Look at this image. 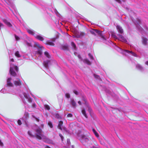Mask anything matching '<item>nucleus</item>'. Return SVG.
Wrapping results in <instances>:
<instances>
[{"label":"nucleus","mask_w":148,"mask_h":148,"mask_svg":"<svg viewBox=\"0 0 148 148\" xmlns=\"http://www.w3.org/2000/svg\"><path fill=\"white\" fill-rule=\"evenodd\" d=\"M94 77L95 78H96V79H100V77H99V76L98 75H96L95 74H94Z\"/></svg>","instance_id":"72a5a7b5"},{"label":"nucleus","mask_w":148,"mask_h":148,"mask_svg":"<svg viewBox=\"0 0 148 148\" xmlns=\"http://www.w3.org/2000/svg\"><path fill=\"white\" fill-rule=\"evenodd\" d=\"M34 47L38 48V51H36L37 53L41 55L42 54V50L44 48V47L40 45L38 42H35L34 43Z\"/></svg>","instance_id":"423d86ee"},{"label":"nucleus","mask_w":148,"mask_h":148,"mask_svg":"<svg viewBox=\"0 0 148 148\" xmlns=\"http://www.w3.org/2000/svg\"><path fill=\"white\" fill-rule=\"evenodd\" d=\"M59 136L60 137L62 140L63 141L64 139V137L63 136L60 134H59Z\"/></svg>","instance_id":"ea45409f"},{"label":"nucleus","mask_w":148,"mask_h":148,"mask_svg":"<svg viewBox=\"0 0 148 148\" xmlns=\"http://www.w3.org/2000/svg\"><path fill=\"white\" fill-rule=\"evenodd\" d=\"M82 100L83 101H84L85 102L84 104H85V105H87V104L88 103L87 102L85 97H83L82 98Z\"/></svg>","instance_id":"cd10ccee"},{"label":"nucleus","mask_w":148,"mask_h":148,"mask_svg":"<svg viewBox=\"0 0 148 148\" xmlns=\"http://www.w3.org/2000/svg\"><path fill=\"white\" fill-rule=\"evenodd\" d=\"M35 131L36 132L35 135L33 134L31 132L29 131L28 132V134L31 137H36L39 140L46 139L48 141V143H51V141L47 139V137L43 134L40 128H37L35 130Z\"/></svg>","instance_id":"f257e3e1"},{"label":"nucleus","mask_w":148,"mask_h":148,"mask_svg":"<svg viewBox=\"0 0 148 148\" xmlns=\"http://www.w3.org/2000/svg\"><path fill=\"white\" fill-rule=\"evenodd\" d=\"M44 108L46 109L49 110L50 109V108L49 106L47 105H44Z\"/></svg>","instance_id":"c85d7f7f"},{"label":"nucleus","mask_w":148,"mask_h":148,"mask_svg":"<svg viewBox=\"0 0 148 148\" xmlns=\"http://www.w3.org/2000/svg\"><path fill=\"white\" fill-rule=\"evenodd\" d=\"M70 103L73 108H75L76 106V103L73 99H71Z\"/></svg>","instance_id":"9d476101"},{"label":"nucleus","mask_w":148,"mask_h":148,"mask_svg":"<svg viewBox=\"0 0 148 148\" xmlns=\"http://www.w3.org/2000/svg\"><path fill=\"white\" fill-rule=\"evenodd\" d=\"M27 99H28V101L29 102V103L32 102V99L31 98L28 97V98H27Z\"/></svg>","instance_id":"a19ab883"},{"label":"nucleus","mask_w":148,"mask_h":148,"mask_svg":"<svg viewBox=\"0 0 148 148\" xmlns=\"http://www.w3.org/2000/svg\"><path fill=\"white\" fill-rule=\"evenodd\" d=\"M79 139L80 140L81 143L84 145H85L86 143L89 141V139L87 136L85 135L82 134L80 135L79 134L78 135Z\"/></svg>","instance_id":"20e7f679"},{"label":"nucleus","mask_w":148,"mask_h":148,"mask_svg":"<svg viewBox=\"0 0 148 148\" xmlns=\"http://www.w3.org/2000/svg\"><path fill=\"white\" fill-rule=\"evenodd\" d=\"M17 123L18 125H21L22 124L21 121L20 120H18L17 121Z\"/></svg>","instance_id":"c03bdc74"},{"label":"nucleus","mask_w":148,"mask_h":148,"mask_svg":"<svg viewBox=\"0 0 148 148\" xmlns=\"http://www.w3.org/2000/svg\"><path fill=\"white\" fill-rule=\"evenodd\" d=\"M45 55L48 58H50V56L49 55V53L47 51H45L44 52Z\"/></svg>","instance_id":"bb28decb"},{"label":"nucleus","mask_w":148,"mask_h":148,"mask_svg":"<svg viewBox=\"0 0 148 148\" xmlns=\"http://www.w3.org/2000/svg\"><path fill=\"white\" fill-rule=\"evenodd\" d=\"M4 25L1 23L0 22V27H4Z\"/></svg>","instance_id":"3c124183"},{"label":"nucleus","mask_w":148,"mask_h":148,"mask_svg":"<svg viewBox=\"0 0 148 148\" xmlns=\"http://www.w3.org/2000/svg\"><path fill=\"white\" fill-rule=\"evenodd\" d=\"M88 56L90 59L91 60H93L94 59V58L93 57V56L91 55V54L90 53H89L88 54Z\"/></svg>","instance_id":"f704fd0d"},{"label":"nucleus","mask_w":148,"mask_h":148,"mask_svg":"<svg viewBox=\"0 0 148 148\" xmlns=\"http://www.w3.org/2000/svg\"><path fill=\"white\" fill-rule=\"evenodd\" d=\"M55 40H56V38H53L52 39V42L50 41H48L47 42L46 44H47V45H50L54 46L55 45V44L53 42H55Z\"/></svg>","instance_id":"f8f14e48"},{"label":"nucleus","mask_w":148,"mask_h":148,"mask_svg":"<svg viewBox=\"0 0 148 148\" xmlns=\"http://www.w3.org/2000/svg\"><path fill=\"white\" fill-rule=\"evenodd\" d=\"M0 145L2 147L3 146V144L0 140Z\"/></svg>","instance_id":"8fccbe9b"},{"label":"nucleus","mask_w":148,"mask_h":148,"mask_svg":"<svg viewBox=\"0 0 148 148\" xmlns=\"http://www.w3.org/2000/svg\"><path fill=\"white\" fill-rule=\"evenodd\" d=\"M18 67L17 66L10 64V68L9 71V73L11 75L13 76H15L16 75V72H18Z\"/></svg>","instance_id":"f03ea898"},{"label":"nucleus","mask_w":148,"mask_h":148,"mask_svg":"<svg viewBox=\"0 0 148 148\" xmlns=\"http://www.w3.org/2000/svg\"><path fill=\"white\" fill-rule=\"evenodd\" d=\"M106 92L109 95H112V92L111 91L108 89H106Z\"/></svg>","instance_id":"473e14b6"},{"label":"nucleus","mask_w":148,"mask_h":148,"mask_svg":"<svg viewBox=\"0 0 148 148\" xmlns=\"http://www.w3.org/2000/svg\"><path fill=\"white\" fill-rule=\"evenodd\" d=\"M55 117L58 119H59L60 118V116L58 114H56L55 115Z\"/></svg>","instance_id":"c9c22d12"},{"label":"nucleus","mask_w":148,"mask_h":148,"mask_svg":"<svg viewBox=\"0 0 148 148\" xmlns=\"http://www.w3.org/2000/svg\"><path fill=\"white\" fill-rule=\"evenodd\" d=\"M32 107H33V108H35L36 107V104L35 103H33L32 105Z\"/></svg>","instance_id":"de8ad7c7"},{"label":"nucleus","mask_w":148,"mask_h":148,"mask_svg":"<svg viewBox=\"0 0 148 148\" xmlns=\"http://www.w3.org/2000/svg\"><path fill=\"white\" fill-rule=\"evenodd\" d=\"M27 31L29 33L32 35H34V32L32 30L28 29Z\"/></svg>","instance_id":"4be33fe9"},{"label":"nucleus","mask_w":148,"mask_h":148,"mask_svg":"<svg viewBox=\"0 0 148 148\" xmlns=\"http://www.w3.org/2000/svg\"><path fill=\"white\" fill-rule=\"evenodd\" d=\"M12 79L11 78H8L7 80V84H6L7 87H12L13 86V84L11 82V80Z\"/></svg>","instance_id":"1a4fd4ad"},{"label":"nucleus","mask_w":148,"mask_h":148,"mask_svg":"<svg viewBox=\"0 0 148 148\" xmlns=\"http://www.w3.org/2000/svg\"><path fill=\"white\" fill-rule=\"evenodd\" d=\"M78 57L79 59H81V56L79 55H78Z\"/></svg>","instance_id":"4d7b16f0"},{"label":"nucleus","mask_w":148,"mask_h":148,"mask_svg":"<svg viewBox=\"0 0 148 148\" xmlns=\"http://www.w3.org/2000/svg\"><path fill=\"white\" fill-rule=\"evenodd\" d=\"M125 51L127 52V53H131L132 56H135V57H137V55L135 53H134L132 52V51H130L128 50H125Z\"/></svg>","instance_id":"dca6fc26"},{"label":"nucleus","mask_w":148,"mask_h":148,"mask_svg":"<svg viewBox=\"0 0 148 148\" xmlns=\"http://www.w3.org/2000/svg\"><path fill=\"white\" fill-rule=\"evenodd\" d=\"M25 43H26V45H27L28 46H31V44L29 43L28 42H25Z\"/></svg>","instance_id":"a18cd8bd"},{"label":"nucleus","mask_w":148,"mask_h":148,"mask_svg":"<svg viewBox=\"0 0 148 148\" xmlns=\"http://www.w3.org/2000/svg\"><path fill=\"white\" fill-rule=\"evenodd\" d=\"M144 27L146 30L148 31V28L146 26H145Z\"/></svg>","instance_id":"603ef678"},{"label":"nucleus","mask_w":148,"mask_h":148,"mask_svg":"<svg viewBox=\"0 0 148 148\" xmlns=\"http://www.w3.org/2000/svg\"><path fill=\"white\" fill-rule=\"evenodd\" d=\"M62 49L64 50H69V48L67 45H64L62 47Z\"/></svg>","instance_id":"a878e982"},{"label":"nucleus","mask_w":148,"mask_h":148,"mask_svg":"<svg viewBox=\"0 0 148 148\" xmlns=\"http://www.w3.org/2000/svg\"><path fill=\"white\" fill-rule=\"evenodd\" d=\"M15 55L18 58H20L21 57V55L19 54V52L18 51H16L15 53Z\"/></svg>","instance_id":"5701e85b"},{"label":"nucleus","mask_w":148,"mask_h":148,"mask_svg":"<svg viewBox=\"0 0 148 148\" xmlns=\"http://www.w3.org/2000/svg\"><path fill=\"white\" fill-rule=\"evenodd\" d=\"M3 22L8 27H11L12 26V25L10 23L8 22V21L6 19H3Z\"/></svg>","instance_id":"2eb2a0df"},{"label":"nucleus","mask_w":148,"mask_h":148,"mask_svg":"<svg viewBox=\"0 0 148 148\" xmlns=\"http://www.w3.org/2000/svg\"><path fill=\"white\" fill-rule=\"evenodd\" d=\"M72 148H74V146H73V145H72Z\"/></svg>","instance_id":"bf43d9fd"},{"label":"nucleus","mask_w":148,"mask_h":148,"mask_svg":"<svg viewBox=\"0 0 148 148\" xmlns=\"http://www.w3.org/2000/svg\"><path fill=\"white\" fill-rule=\"evenodd\" d=\"M48 125L49 126V127L51 128H52L53 127V125H52V123H51V122L50 121H49L48 122Z\"/></svg>","instance_id":"c756f323"},{"label":"nucleus","mask_w":148,"mask_h":148,"mask_svg":"<svg viewBox=\"0 0 148 148\" xmlns=\"http://www.w3.org/2000/svg\"><path fill=\"white\" fill-rule=\"evenodd\" d=\"M67 117H73V115L71 113L67 115Z\"/></svg>","instance_id":"79ce46f5"},{"label":"nucleus","mask_w":148,"mask_h":148,"mask_svg":"<svg viewBox=\"0 0 148 148\" xmlns=\"http://www.w3.org/2000/svg\"><path fill=\"white\" fill-rule=\"evenodd\" d=\"M15 38L16 40H20V38L18 36H17L16 35H15Z\"/></svg>","instance_id":"4c0bfd02"},{"label":"nucleus","mask_w":148,"mask_h":148,"mask_svg":"<svg viewBox=\"0 0 148 148\" xmlns=\"http://www.w3.org/2000/svg\"><path fill=\"white\" fill-rule=\"evenodd\" d=\"M84 62L86 63L87 64L90 65L91 64V62L88 59H85L83 60Z\"/></svg>","instance_id":"aec40b11"},{"label":"nucleus","mask_w":148,"mask_h":148,"mask_svg":"<svg viewBox=\"0 0 148 148\" xmlns=\"http://www.w3.org/2000/svg\"><path fill=\"white\" fill-rule=\"evenodd\" d=\"M30 93V94L32 95V96H33L32 95V93Z\"/></svg>","instance_id":"052dcab7"},{"label":"nucleus","mask_w":148,"mask_h":148,"mask_svg":"<svg viewBox=\"0 0 148 148\" xmlns=\"http://www.w3.org/2000/svg\"><path fill=\"white\" fill-rule=\"evenodd\" d=\"M143 41L142 42L143 44L145 45L147 44V39L146 38L143 37L142 38Z\"/></svg>","instance_id":"412c9836"},{"label":"nucleus","mask_w":148,"mask_h":148,"mask_svg":"<svg viewBox=\"0 0 148 148\" xmlns=\"http://www.w3.org/2000/svg\"><path fill=\"white\" fill-rule=\"evenodd\" d=\"M71 45L72 47L73 48V49L75 50H76V46L75 45V44L74 43V42H71Z\"/></svg>","instance_id":"393cba45"},{"label":"nucleus","mask_w":148,"mask_h":148,"mask_svg":"<svg viewBox=\"0 0 148 148\" xmlns=\"http://www.w3.org/2000/svg\"><path fill=\"white\" fill-rule=\"evenodd\" d=\"M14 82L15 85L17 86H20L21 84V82L19 79H18L17 81H14Z\"/></svg>","instance_id":"6ab92c4d"},{"label":"nucleus","mask_w":148,"mask_h":148,"mask_svg":"<svg viewBox=\"0 0 148 148\" xmlns=\"http://www.w3.org/2000/svg\"><path fill=\"white\" fill-rule=\"evenodd\" d=\"M90 33L95 36H96L98 34L99 36L101 37L103 40H106V38L102 34V32L98 31L97 29H92L90 31Z\"/></svg>","instance_id":"39448f33"},{"label":"nucleus","mask_w":148,"mask_h":148,"mask_svg":"<svg viewBox=\"0 0 148 148\" xmlns=\"http://www.w3.org/2000/svg\"><path fill=\"white\" fill-rule=\"evenodd\" d=\"M82 114L86 118H88V116L86 114V111L84 109H83L82 110Z\"/></svg>","instance_id":"a211bd4d"},{"label":"nucleus","mask_w":148,"mask_h":148,"mask_svg":"<svg viewBox=\"0 0 148 148\" xmlns=\"http://www.w3.org/2000/svg\"><path fill=\"white\" fill-rule=\"evenodd\" d=\"M84 35H85V34L83 32H81L80 33V35L79 37H80V36H83Z\"/></svg>","instance_id":"49530a36"},{"label":"nucleus","mask_w":148,"mask_h":148,"mask_svg":"<svg viewBox=\"0 0 148 148\" xmlns=\"http://www.w3.org/2000/svg\"><path fill=\"white\" fill-rule=\"evenodd\" d=\"M91 148H101L100 146L96 147L95 146H92L90 147Z\"/></svg>","instance_id":"58836bf2"},{"label":"nucleus","mask_w":148,"mask_h":148,"mask_svg":"<svg viewBox=\"0 0 148 148\" xmlns=\"http://www.w3.org/2000/svg\"><path fill=\"white\" fill-rule=\"evenodd\" d=\"M96 146H98V144H97V145H96Z\"/></svg>","instance_id":"680f3d73"},{"label":"nucleus","mask_w":148,"mask_h":148,"mask_svg":"<svg viewBox=\"0 0 148 148\" xmlns=\"http://www.w3.org/2000/svg\"><path fill=\"white\" fill-rule=\"evenodd\" d=\"M45 148H51L50 147L48 146H46L45 147Z\"/></svg>","instance_id":"13d9d810"},{"label":"nucleus","mask_w":148,"mask_h":148,"mask_svg":"<svg viewBox=\"0 0 148 148\" xmlns=\"http://www.w3.org/2000/svg\"><path fill=\"white\" fill-rule=\"evenodd\" d=\"M63 123V121H60L59 122V124L58 125V129L61 130H62V129L65 130L66 132L68 133L69 132L68 131L66 130V128L64 127H63L62 124Z\"/></svg>","instance_id":"6e6552de"},{"label":"nucleus","mask_w":148,"mask_h":148,"mask_svg":"<svg viewBox=\"0 0 148 148\" xmlns=\"http://www.w3.org/2000/svg\"><path fill=\"white\" fill-rule=\"evenodd\" d=\"M10 61H12V62H14V60L12 58V59H10Z\"/></svg>","instance_id":"864d4df0"},{"label":"nucleus","mask_w":148,"mask_h":148,"mask_svg":"<svg viewBox=\"0 0 148 148\" xmlns=\"http://www.w3.org/2000/svg\"><path fill=\"white\" fill-rule=\"evenodd\" d=\"M67 144L69 145H70L71 144V142L70 141V140L69 139H67Z\"/></svg>","instance_id":"37998d69"},{"label":"nucleus","mask_w":148,"mask_h":148,"mask_svg":"<svg viewBox=\"0 0 148 148\" xmlns=\"http://www.w3.org/2000/svg\"><path fill=\"white\" fill-rule=\"evenodd\" d=\"M116 28L118 32L122 34L123 33V31L122 27L119 25L116 26Z\"/></svg>","instance_id":"9b49d317"},{"label":"nucleus","mask_w":148,"mask_h":148,"mask_svg":"<svg viewBox=\"0 0 148 148\" xmlns=\"http://www.w3.org/2000/svg\"><path fill=\"white\" fill-rule=\"evenodd\" d=\"M65 96L66 97L68 98H69L70 97V95L68 93H67L65 94Z\"/></svg>","instance_id":"e433bc0d"},{"label":"nucleus","mask_w":148,"mask_h":148,"mask_svg":"<svg viewBox=\"0 0 148 148\" xmlns=\"http://www.w3.org/2000/svg\"><path fill=\"white\" fill-rule=\"evenodd\" d=\"M118 37H117L116 36H113V37L116 39H118L119 40L122 41L123 42L127 43V42L126 39L121 35L118 34L117 35Z\"/></svg>","instance_id":"0eeeda50"},{"label":"nucleus","mask_w":148,"mask_h":148,"mask_svg":"<svg viewBox=\"0 0 148 148\" xmlns=\"http://www.w3.org/2000/svg\"><path fill=\"white\" fill-rule=\"evenodd\" d=\"M23 95L24 96V97L26 98H28V97H29V95L28 94H27L25 92H24L23 93Z\"/></svg>","instance_id":"2f4dec72"},{"label":"nucleus","mask_w":148,"mask_h":148,"mask_svg":"<svg viewBox=\"0 0 148 148\" xmlns=\"http://www.w3.org/2000/svg\"><path fill=\"white\" fill-rule=\"evenodd\" d=\"M134 23L136 25L137 29L142 34H143L144 31L143 29L140 26L139 24L140 23L141 21L140 19L137 18L136 21H134L132 19Z\"/></svg>","instance_id":"7ed1b4c3"},{"label":"nucleus","mask_w":148,"mask_h":148,"mask_svg":"<svg viewBox=\"0 0 148 148\" xmlns=\"http://www.w3.org/2000/svg\"><path fill=\"white\" fill-rule=\"evenodd\" d=\"M136 68L138 69L141 71H143L144 70V69L140 64H137L136 65Z\"/></svg>","instance_id":"f3484780"},{"label":"nucleus","mask_w":148,"mask_h":148,"mask_svg":"<svg viewBox=\"0 0 148 148\" xmlns=\"http://www.w3.org/2000/svg\"><path fill=\"white\" fill-rule=\"evenodd\" d=\"M34 36L36 38L40 41H42L44 40V38L40 35H35Z\"/></svg>","instance_id":"4468645a"},{"label":"nucleus","mask_w":148,"mask_h":148,"mask_svg":"<svg viewBox=\"0 0 148 148\" xmlns=\"http://www.w3.org/2000/svg\"><path fill=\"white\" fill-rule=\"evenodd\" d=\"M50 62V61L49 60H47L46 61H45L44 62L43 64L44 66L46 69H48V65L49 64Z\"/></svg>","instance_id":"ddd939ff"},{"label":"nucleus","mask_w":148,"mask_h":148,"mask_svg":"<svg viewBox=\"0 0 148 148\" xmlns=\"http://www.w3.org/2000/svg\"><path fill=\"white\" fill-rule=\"evenodd\" d=\"M73 92L76 95H78V92L77 91H76L75 90H74Z\"/></svg>","instance_id":"09e8293b"},{"label":"nucleus","mask_w":148,"mask_h":148,"mask_svg":"<svg viewBox=\"0 0 148 148\" xmlns=\"http://www.w3.org/2000/svg\"><path fill=\"white\" fill-rule=\"evenodd\" d=\"M145 63L146 65H148V61H146Z\"/></svg>","instance_id":"6e6d98bb"},{"label":"nucleus","mask_w":148,"mask_h":148,"mask_svg":"<svg viewBox=\"0 0 148 148\" xmlns=\"http://www.w3.org/2000/svg\"><path fill=\"white\" fill-rule=\"evenodd\" d=\"M86 107H87L88 108V112L90 113L92 111V109L91 108L88 106V104L87 105H85Z\"/></svg>","instance_id":"7c9ffc66"},{"label":"nucleus","mask_w":148,"mask_h":148,"mask_svg":"<svg viewBox=\"0 0 148 148\" xmlns=\"http://www.w3.org/2000/svg\"><path fill=\"white\" fill-rule=\"evenodd\" d=\"M92 130L94 133L95 134V136L97 137H98L99 136V135L97 133V132L94 129H92Z\"/></svg>","instance_id":"b1692460"},{"label":"nucleus","mask_w":148,"mask_h":148,"mask_svg":"<svg viewBox=\"0 0 148 148\" xmlns=\"http://www.w3.org/2000/svg\"><path fill=\"white\" fill-rule=\"evenodd\" d=\"M78 102V103L79 104V105H81V103L80 101H79Z\"/></svg>","instance_id":"5fc2aeb1"}]
</instances>
